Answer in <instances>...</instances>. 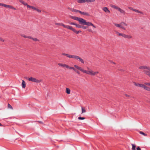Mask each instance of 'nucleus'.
Listing matches in <instances>:
<instances>
[{
    "label": "nucleus",
    "instance_id": "f257e3e1",
    "mask_svg": "<svg viewBox=\"0 0 150 150\" xmlns=\"http://www.w3.org/2000/svg\"><path fill=\"white\" fill-rule=\"evenodd\" d=\"M74 66L78 70H79L82 72L91 76H96L97 75V74L99 73V72L98 71H94L90 69L88 67H87V69L88 70L87 71L84 70L81 67H79L76 65H74Z\"/></svg>",
    "mask_w": 150,
    "mask_h": 150
},
{
    "label": "nucleus",
    "instance_id": "f03ea898",
    "mask_svg": "<svg viewBox=\"0 0 150 150\" xmlns=\"http://www.w3.org/2000/svg\"><path fill=\"white\" fill-rule=\"evenodd\" d=\"M139 69L144 70V74L150 77V67L146 66H141L139 67Z\"/></svg>",
    "mask_w": 150,
    "mask_h": 150
},
{
    "label": "nucleus",
    "instance_id": "7ed1b4c3",
    "mask_svg": "<svg viewBox=\"0 0 150 150\" xmlns=\"http://www.w3.org/2000/svg\"><path fill=\"white\" fill-rule=\"evenodd\" d=\"M79 22L80 24L83 25H86L88 26H92L94 28H96V26L91 23L87 22L84 19H77Z\"/></svg>",
    "mask_w": 150,
    "mask_h": 150
},
{
    "label": "nucleus",
    "instance_id": "20e7f679",
    "mask_svg": "<svg viewBox=\"0 0 150 150\" xmlns=\"http://www.w3.org/2000/svg\"><path fill=\"white\" fill-rule=\"evenodd\" d=\"M110 6L111 7L118 10L121 13L125 14L126 13L124 10L122 9L117 6L113 4H110Z\"/></svg>",
    "mask_w": 150,
    "mask_h": 150
},
{
    "label": "nucleus",
    "instance_id": "39448f33",
    "mask_svg": "<svg viewBox=\"0 0 150 150\" xmlns=\"http://www.w3.org/2000/svg\"><path fill=\"white\" fill-rule=\"evenodd\" d=\"M25 78L27 79H28L29 81H31L33 82H36L37 83H40L42 81V80L41 79L38 80L35 78L32 77L29 78L25 77Z\"/></svg>",
    "mask_w": 150,
    "mask_h": 150
},
{
    "label": "nucleus",
    "instance_id": "423d86ee",
    "mask_svg": "<svg viewBox=\"0 0 150 150\" xmlns=\"http://www.w3.org/2000/svg\"><path fill=\"white\" fill-rule=\"evenodd\" d=\"M128 8L130 10L133 11H134L135 12L137 13H140L143 15L144 14L142 12L140 11L138 9L134 8H133L131 7H128Z\"/></svg>",
    "mask_w": 150,
    "mask_h": 150
},
{
    "label": "nucleus",
    "instance_id": "0eeeda50",
    "mask_svg": "<svg viewBox=\"0 0 150 150\" xmlns=\"http://www.w3.org/2000/svg\"><path fill=\"white\" fill-rule=\"evenodd\" d=\"M74 59L76 60H79L82 64H84V60L79 56L75 55Z\"/></svg>",
    "mask_w": 150,
    "mask_h": 150
},
{
    "label": "nucleus",
    "instance_id": "6e6552de",
    "mask_svg": "<svg viewBox=\"0 0 150 150\" xmlns=\"http://www.w3.org/2000/svg\"><path fill=\"white\" fill-rule=\"evenodd\" d=\"M102 10L107 13H110V11L107 7H104L102 8Z\"/></svg>",
    "mask_w": 150,
    "mask_h": 150
},
{
    "label": "nucleus",
    "instance_id": "1a4fd4ad",
    "mask_svg": "<svg viewBox=\"0 0 150 150\" xmlns=\"http://www.w3.org/2000/svg\"><path fill=\"white\" fill-rule=\"evenodd\" d=\"M114 24L117 27L121 28L124 30H125V28L124 27H123L122 25H120V24H119L114 23Z\"/></svg>",
    "mask_w": 150,
    "mask_h": 150
},
{
    "label": "nucleus",
    "instance_id": "9d476101",
    "mask_svg": "<svg viewBox=\"0 0 150 150\" xmlns=\"http://www.w3.org/2000/svg\"><path fill=\"white\" fill-rule=\"evenodd\" d=\"M123 37L125 38L130 39L132 38V36L130 35H127L124 34Z\"/></svg>",
    "mask_w": 150,
    "mask_h": 150
},
{
    "label": "nucleus",
    "instance_id": "9b49d317",
    "mask_svg": "<svg viewBox=\"0 0 150 150\" xmlns=\"http://www.w3.org/2000/svg\"><path fill=\"white\" fill-rule=\"evenodd\" d=\"M80 13L81 15H83L85 16H89V14L86 12H82L81 11L80 12Z\"/></svg>",
    "mask_w": 150,
    "mask_h": 150
},
{
    "label": "nucleus",
    "instance_id": "f8f14e48",
    "mask_svg": "<svg viewBox=\"0 0 150 150\" xmlns=\"http://www.w3.org/2000/svg\"><path fill=\"white\" fill-rule=\"evenodd\" d=\"M70 10L73 12H75V13H80V12L81 11L76 9H74V8H70Z\"/></svg>",
    "mask_w": 150,
    "mask_h": 150
},
{
    "label": "nucleus",
    "instance_id": "ddd939ff",
    "mask_svg": "<svg viewBox=\"0 0 150 150\" xmlns=\"http://www.w3.org/2000/svg\"><path fill=\"white\" fill-rule=\"evenodd\" d=\"M4 7H6V8H10L13 9L15 10H16V8H14L12 6H11L10 5H9L5 4Z\"/></svg>",
    "mask_w": 150,
    "mask_h": 150
},
{
    "label": "nucleus",
    "instance_id": "4468645a",
    "mask_svg": "<svg viewBox=\"0 0 150 150\" xmlns=\"http://www.w3.org/2000/svg\"><path fill=\"white\" fill-rule=\"evenodd\" d=\"M63 25V26L64 28H67L69 29L70 30H72V28L71 26H69L67 25Z\"/></svg>",
    "mask_w": 150,
    "mask_h": 150
},
{
    "label": "nucleus",
    "instance_id": "2eb2a0df",
    "mask_svg": "<svg viewBox=\"0 0 150 150\" xmlns=\"http://www.w3.org/2000/svg\"><path fill=\"white\" fill-rule=\"evenodd\" d=\"M22 87L23 88H25L26 86V84L25 81L23 80H22V82L21 84Z\"/></svg>",
    "mask_w": 150,
    "mask_h": 150
},
{
    "label": "nucleus",
    "instance_id": "dca6fc26",
    "mask_svg": "<svg viewBox=\"0 0 150 150\" xmlns=\"http://www.w3.org/2000/svg\"><path fill=\"white\" fill-rule=\"evenodd\" d=\"M75 55H70L68 54H67V57L70 58H72L74 59Z\"/></svg>",
    "mask_w": 150,
    "mask_h": 150
},
{
    "label": "nucleus",
    "instance_id": "f3484780",
    "mask_svg": "<svg viewBox=\"0 0 150 150\" xmlns=\"http://www.w3.org/2000/svg\"><path fill=\"white\" fill-rule=\"evenodd\" d=\"M78 3L81 4L82 3H85L86 0H76Z\"/></svg>",
    "mask_w": 150,
    "mask_h": 150
},
{
    "label": "nucleus",
    "instance_id": "a211bd4d",
    "mask_svg": "<svg viewBox=\"0 0 150 150\" xmlns=\"http://www.w3.org/2000/svg\"><path fill=\"white\" fill-rule=\"evenodd\" d=\"M143 88L147 91H150V88L146 86L145 85H144Z\"/></svg>",
    "mask_w": 150,
    "mask_h": 150
},
{
    "label": "nucleus",
    "instance_id": "6ab92c4d",
    "mask_svg": "<svg viewBox=\"0 0 150 150\" xmlns=\"http://www.w3.org/2000/svg\"><path fill=\"white\" fill-rule=\"evenodd\" d=\"M116 33L117 35H119V36H122L123 37L124 34L120 33L117 31H116Z\"/></svg>",
    "mask_w": 150,
    "mask_h": 150
},
{
    "label": "nucleus",
    "instance_id": "aec40b11",
    "mask_svg": "<svg viewBox=\"0 0 150 150\" xmlns=\"http://www.w3.org/2000/svg\"><path fill=\"white\" fill-rule=\"evenodd\" d=\"M66 93L68 94L70 93V90L69 88H66Z\"/></svg>",
    "mask_w": 150,
    "mask_h": 150
},
{
    "label": "nucleus",
    "instance_id": "412c9836",
    "mask_svg": "<svg viewBox=\"0 0 150 150\" xmlns=\"http://www.w3.org/2000/svg\"><path fill=\"white\" fill-rule=\"evenodd\" d=\"M144 85H145V84L144 85L142 84L138 83L137 86H139L140 87H142V88H143L144 87Z\"/></svg>",
    "mask_w": 150,
    "mask_h": 150
},
{
    "label": "nucleus",
    "instance_id": "4be33fe9",
    "mask_svg": "<svg viewBox=\"0 0 150 150\" xmlns=\"http://www.w3.org/2000/svg\"><path fill=\"white\" fill-rule=\"evenodd\" d=\"M28 8H32L34 10L35 9V7L34 6H30L29 5V6H28Z\"/></svg>",
    "mask_w": 150,
    "mask_h": 150
},
{
    "label": "nucleus",
    "instance_id": "5701e85b",
    "mask_svg": "<svg viewBox=\"0 0 150 150\" xmlns=\"http://www.w3.org/2000/svg\"><path fill=\"white\" fill-rule=\"evenodd\" d=\"M58 64L59 66L63 67H64L65 65V64H62V63H58Z\"/></svg>",
    "mask_w": 150,
    "mask_h": 150
},
{
    "label": "nucleus",
    "instance_id": "b1692460",
    "mask_svg": "<svg viewBox=\"0 0 150 150\" xmlns=\"http://www.w3.org/2000/svg\"><path fill=\"white\" fill-rule=\"evenodd\" d=\"M132 150H135L136 146L135 144H132Z\"/></svg>",
    "mask_w": 150,
    "mask_h": 150
},
{
    "label": "nucleus",
    "instance_id": "393cba45",
    "mask_svg": "<svg viewBox=\"0 0 150 150\" xmlns=\"http://www.w3.org/2000/svg\"><path fill=\"white\" fill-rule=\"evenodd\" d=\"M82 110V113H85L86 112V110L83 107H81Z\"/></svg>",
    "mask_w": 150,
    "mask_h": 150
},
{
    "label": "nucleus",
    "instance_id": "a878e982",
    "mask_svg": "<svg viewBox=\"0 0 150 150\" xmlns=\"http://www.w3.org/2000/svg\"><path fill=\"white\" fill-rule=\"evenodd\" d=\"M139 133L141 134H142V135H144V136H147V134L144 133L143 132H142V131H140L139 132Z\"/></svg>",
    "mask_w": 150,
    "mask_h": 150
},
{
    "label": "nucleus",
    "instance_id": "bb28decb",
    "mask_svg": "<svg viewBox=\"0 0 150 150\" xmlns=\"http://www.w3.org/2000/svg\"><path fill=\"white\" fill-rule=\"evenodd\" d=\"M95 0H86V2H94Z\"/></svg>",
    "mask_w": 150,
    "mask_h": 150
},
{
    "label": "nucleus",
    "instance_id": "cd10ccee",
    "mask_svg": "<svg viewBox=\"0 0 150 150\" xmlns=\"http://www.w3.org/2000/svg\"><path fill=\"white\" fill-rule=\"evenodd\" d=\"M75 25H76V27L77 28H81V26L78 24H75Z\"/></svg>",
    "mask_w": 150,
    "mask_h": 150
},
{
    "label": "nucleus",
    "instance_id": "c85d7f7f",
    "mask_svg": "<svg viewBox=\"0 0 150 150\" xmlns=\"http://www.w3.org/2000/svg\"><path fill=\"white\" fill-rule=\"evenodd\" d=\"M8 108L11 109H13L12 106L9 104H8Z\"/></svg>",
    "mask_w": 150,
    "mask_h": 150
},
{
    "label": "nucleus",
    "instance_id": "c756f323",
    "mask_svg": "<svg viewBox=\"0 0 150 150\" xmlns=\"http://www.w3.org/2000/svg\"><path fill=\"white\" fill-rule=\"evenodd\" d=\"M78 119L79 120H83L85 119V118L84 117H79Z\"/></svg>",
    "mask_w": 150,
    "mask_h": 150
},
{
    "label": "nucleus",
    "instance_id": "7c9ffc66",
    "mask_svg": "<svg viewBox=\"0 0 150 150\" xmlns=\"http://www.w3.org/2000/svg\"><path fill=\"white\" fill-rule=\"evenodd\" d=\"M32 40L35 41H39V40L36 38H32Z\"/></svg>",
    "mask_w": 150,
    "mask_h": 150
},
{
    "label": "nucleus",
    "instance_id": "2f4dec72",
    "mask_svg": "<svg viewBox=\"0 0 150 150\" xmlns=\"http://www.w3.org/2000/svg\"><path fill=\"white\" fill-rule=\"evenodd\" d=\"M144 84L145 85L150 86V82H145Z\"/></svg>",
    "mask_w": 150,
    "mask_h": 150
},
{
    "label": "nucleus",
    "instance_id": "473e14b6",
    "mask_svg": "<svg viewBox=\"0 0 150 150\" xmlns=\"http://www.w3.org/2000/svg\"><path fill=\"white\" fill-rule=\"evenodd\" d=\"M120 25H122L123 27V26H124V25H125V26H127V24H126L125 23H124L123 22L121 23H120Z\"/></svg>",
    "mask_w": 150,
    "mask_h": 150
},
{
    "label": "nucleus",
    "instance_id": "72a5a7b5",
    "mask_svg": "<svg viewBox=\"0 0 150 150\" xmlns=\"http://www.w3.org/2000/svg\"><path fill=\"white\" fill-rule=\"evenodd\" d=\"M23 4L25 6H26L27 7H28V6H29V5H28L27 3L25 2H23Z\"/></svg>",
    "mask_w": 150,
    "mask_h": 150
},
{
    "label": "nucleus",
    "instance_id": "f704fd0d",
    "mask_svg": "<svg viewBox=\"0 0 150 150\" xmlns=\"http://www.w3.org/2000/svg\"><path fill=\"white\" fill-rule=\"evenodd\" d=\"M55 24L57 25H62V26H63V25H64V24L62 23H56Z\"/></svg>",
    "mask_w": 150,
    "mask_h": 150
},
{
    "label": "nucleus",
    "instance_id": "c9c22d12",
    "mask_svg": "<svg viewBox=\"0 0 150 150\" xmlns=\"http://www.w3.org/2000/svg\"><path fill=\"white\" fill-rule=\"evenodd\" d=\"M35 10L36 11L38 12H41V11L39 9L36 8H35Z\"/></svg>",
    "mask_w": 150,
    "mask_h": 150
},
{
    "label": "nucleus",
    "instance_id": "e433bc0d",
    "mask_svg": "<svg viewBox=\"0 0 150 150\" xmlns=\"http://www.w3.org/2000/svg\"><path fill=\"white\" fill-rule=\"evenodd\" d=\"M21 36H22V37H23L24 38H26L27 37V36H26L24 34H21Z\"/></svg>",
    "mask_w": 150,
    "mask_h": 150
},
{
    "label": "nucleus",
    "instance_id": "4c0bfd02",
    "mask_svg": "<svg viewBox=\"0 0 150 150\" xmlns=\"http://www.w3.org/2000/svg\"><path fill=\"white\" fill-rule=\"evenodd\" d=\"M64 67H65L67 68H68L69 69L70 67L67 65L65 64Z\"/></svg>",
    "mask_w": 150,
    "mask_h": 150
},
{
    "label": "nucleus",
    "instance_id": "58836bf2",
    "mask_svg": "<svg viewBox=\"0 0 150 150\" xmlns=\"http://www.w3.org/2000/svg\"><path fill=\"white\" fill-rule=\"evenodd\" d=\"M0 41L3 42H4V39L2 38L1 37H0Z\"/></svg>",
    "mask_w": 150,
    "mask_h": 150
},
{
    "label": "nucleus",
    "instance_id": "ea45409f",
    "mask_svg": "<svg viewBox=\"0 0 150 150\" xmlns=\"http://www.w3.org/2000/svg\"><path fill=\"white\" fill-rule=\"evenodd\" d=\"M69 69H73L74 70H75V69L73 67H70Z\"/></svg>",
    "mask_w": 150,
    "mask_h": 150
},
{
    "label": "nucleus",
    "instance_id": "a19ab883",
    "mask_svg": "<svg viewBox=\"0 0 150 150\" xmlns=\"http://www.w3.org/2000/svg\"><path fill=\"white\" fill-rule=\"evenodd\" d=\"M5 4H3L2 3H0V6H3L4 7H5Z\"/></svg>",
    "mask_w": 150,
    "mask_h": 150
},
{
    "label": "nucleus",
    "instance_id": "79ce46f5",
    "mask_svg": "<svg viewBox=\"0 0 150 150\" xmlns=\"http://www.w3.org/2000/svg\"><path fill=\"white\" fill-rule=\"evenodd\" d=\"M71 30H72L73 32H75V33H76V32L77 31L74 29L73 28H72Z\"/></svg>",
    "mask_w": 150,
    "mask_h": 150
},
{
    "label": "nucleus",
    "instance_id": "37998d69",
    "mask_svg": "<svg viewBox=\"0 0 150 150\" xmlns=\"http://www.w3.org/2000/svg\"><path fill=\"white\" fill-rule=\"evenodd\" d=\"M76 72L77 74H80V72H79L78 71H77L76 69H75V70H74Z\"/></svg>",
    "mask_w": 150,
    "mask_h": 150
},
{
    "label": "nucleus",
    "instance_id": "c03bdc74",
    "mask_svg": "<svg viewBox=\"0 0 150 150\" xmlns=\"http://www.w3.org/2000/svg\"><path fill=\"white\" fill-rule=\"evenodd\" d=\"M67 54H66V53H62V55L67 56Z\"/></svg>",
    "mask_w": 150,
    "mask_h": 150
},
{
    "label": "nucleus",
    "instance_id": "a18cd8bd",
    "mask_svg": "<svg viewBox=\"0 0 150 150\" xmlns=\"http://www.w3.org/2000/svg\"><path fill=\"white\" fill-rule=\"evenodd\" d=\"M26 38H29V39H32V37H31V36H27V37Z\"/></svg>",
    "mask_w": 150,
    "mask_h": 150
},
{
    "label": "nucleus",
    "instance_id": "49530a36",
    "mask_svg": "<svg viewBox=\"0 0 150 150\" xmlns=\"http://www.w3.org/2000/svg\"><path fill=\"white\" fill-rule=\"evenodd\" d=\"M134 85L136 86H138V83H136V82H134Z\"/></svg>",
    "mask_w": 150,
    "mask_h": 150
},
{
    "label": "nucleus",
    "instance_id": "de8ad7c7",
    "mask_svg": "<svg viewBox=\"0 0 150 150\" xmlns=\"http://www.w3.org/2000/svg\"><path fill=\"white\" fill-rule=\"evenodd\" d=\"M19 2H20L22 4H23V2H24V1H23L22 0H20L19 1Z\"/></svg>",
    "mask_w": 150,
    "mask_h": 150
},
{
    "label": "nucleus",
    "instance_id": "09e8293b",
    "mask_svg": "<svg viewBox=\"0 0 150 150\" xmlns=\"http://www.w3.org/2000/svg\"><path fill=\"white\" fill-rule=\"evenodd\" d=\"M81 28H83L84 29H86V27L83 26H81Z\"/></svg>",
    "mask_w": 150,
    "mask_h": 150
},
{
    "label": "nucleus",
    "instance_id": "8fccbe9b",
    "mask_svg": "<svg viewBox=\"0 0 150 150\" xmlns=\"http://www.w3.org/2000/svg\"><path fill=\"white\" fill-rule=\"evenodd\" d=\"M81 32V31H76V34H78L79 33H80Z\"/></svg>",
    "mask_w": 150,
    "mask_h": 150
},
{
    "label": "nucleus",
    "instance_id": "3c124183",
    "mask_svg": "<svg viewBox=\"0 0 150 150\" xmlns=\"http://www.w3.org/2000/svg\"><path fill=\"white\" fill-rule=\"evenodd\" d=\"M110 62L114 64H116V63L115 62H112L111 61H110Z\"/></svg>",
    "mask_w": 150,
    "mask_h": 150
},
{
    "label": "nucleus",
    "instance_id": "603ef678",
    "mask_svg": "<svg viewBox=\"0 0 150 150\" xmlns=\"http://www.w3.org/2000/svg\"><path fill=\"white\" fill-rule=\"evenodd\" d=\"M137 150H141V149L139 147H137Z\"/></svg>",
    "mask_w": 150,
    "mask_h": 150
},
{
    "label": "nucleus",
    "instance_id": "864d4df0",
    "mask_svg": "<svg viewBox=\"0 0 150 150\" xmlns=\"http://www.w3.org/2000/svg\"><path fill=\"white\" fill-rule=\"evenodd\" d=\"M76 23H70L71 24V25H75V24H76Z\"/></svg>",
    "mask_w": 150,
    "mask_h": 150
},
{
    "label": "nucleus",
    "instance_id": "5fc2aeb1",
    "mask_svg": "<svg viewBox=\"0 0 150 150\" xmlns=\"http://www.w3.org/2000/svg\"><path fill=\"white\" fill-rule=\"evenodd\" d=\"M125 96H126V97H129V96L127 94H125Z\"/></svg>",
    "mask_w": 150,
    "mask_h": 150
},
{
    "label": "nucleus",
    "instance_id": "6e6d98bb",
    "mask_svg": "<svg viewBox=\"0 0 150 150\" xmlns=\"http://www.w3.org/2000/svg\"><path fill=\"white\" fill-rule=\"evenodd\" d=\"M88 30L89 32H92V31L91 29H88Z\"/></svg>",
    "mask_w": 150,
    "mask_h": 150
},
{
    "label": "nucleus",
    "instance_id": "4d7b16f0",
    "mask_svg": "<svg viewBox=\"0 0 150 150\" xmlns=\"http://www.w3.org/2000/svg\"><path fill=\"white\" fill-rule=\"evenodd\" d=\"M2 126L1 124V123H0V126Z\"/></svg>",
    "mask_w": 150,
    "mask_h": 150
},
{
    "label": "nucleus",
    "instance_id": "13d9d810",
    "mask_svg": "<svg viewBox=\"0 0 150 150\" xmlns=\"http://www.w3.org/2000/svg\"><path fill=\"white\" fill-rule=\"evenodd\" d=\"M40 123H42V122H39Z\"/></svg>",
    "mask_w": 150,
    "mask_h": 150
},
{
    "label": "nucleus",
    "instance_id": "bf43d9fd",
    "mask_svg": "<svg viewBox=\"0 0 150 150\" xmlns=\"http://www.w3.org/2000/svg\"><path fill=\"white\" fill-rule=\"evenodd\" d=\"M77 19H79V18H77ZM79 19H82V18H79Z\"/></svg>",
    "mask_w": 150,
    "mask_h": 150
},
{
    "label": "nucleus",
    "instance_id": "052dcab7",
    "mask_svg": "<svg viewBox=\"0 0 150 150\" xmlns=\"http://www.w3.org/2000/svg\"><path fill=\"white\" fill-rule=\"evenodd\" d=\"M149 103H150V100L149 101Z\"/></svg>",
    "mask_w": 150,
    "mask_h": 150
}]
</instances>
